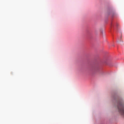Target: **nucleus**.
I'll return each instance as SVG.
<instances>
[{
  "label": "nucleus",
  "instance_id": "1",
  "mask_svg": "<svg viewBox=\"0 0 124 124\" xmlns=\"http://www.w3.org/2000/svg\"><path fill=\"white\" fill-rule=\"evenodd\" d=\"M101 64L112 65L111 62L108 59H105L102 62L101 64L97 62L90 63L86 67L87 70L89 73L92 74H94L96 72L101 74H104L105 73L102 69Z\"/></svg>",
  "mask_w": 124,
  "mask_h": 124
},
{
  "label": "nucleus",
  "instance_id": "4",
  "mask_svg": "<svg viewBox=\"0 0 124 124\" xmlns=\"http://www.w3.org/2000/svg\"><path fill=\"white\" fill-rule=\"evenodd\" d=\"M110 25L111 31L115 29L116 30H117L118 24L116 22L113 21L112 19L111 20Z\"/></svg>",
  "mask_w": 124,
  "mask_h": 124
},
{
  "label": "nucleus",
  "instance_id": "3",
  "mask_svg": "<svg viewBox=\"0 0 124 124\" xmlns=\"http://www.w3.org/2000/svg\"><path fill=\"white\" fill-rule=\"evenodd\" d=\"M115 10L112 7L108 8L107 12L105 14V17L107 20L109 16H110L112 18L117 15Z\"/></svg>",
  "mask_w": 124,
  "mask_h": 124
},
{
  "label": "nucleus",
  "instance_id": "2",
  "mask_svg": "<svg viewBox=\"0 0 124 124\" xmlns=\"http://www.w3.org/2000/svg\"><path fill=\"white\" fill-rule=\"evenodd\" d=\"M112 99L114 106L118 112L124 116V101L122 98L114 92L112 94Z\"/></svg>",
  "mask_w": 124,
  "mask_h": 124
},
{
  "label": "nucleus",
  "instance_id": "5",
  "mask_svg": "<svg viewBox=\"0 0 124 124\" xmlns=\"http://www.w3.org/2000/svg\"><path fill=\"white\" fill-rule=\"evenodd\" d=\"M100 31L101 33V34H102L103 33V31L102 30H100Z\"/></svg>",
  "mask_w": 124,
  "mask_h": 124
}]
</instances>
